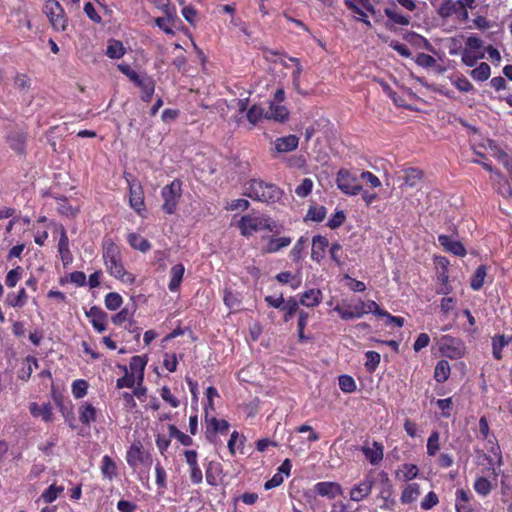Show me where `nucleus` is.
I'll return each instance as SVG.
<instances>
[{"label":"nucleus","mask_w":512,"mask_h":512,"mask_svg":"<svg viewBox=\"0 0 512 512\" xmlns=\"http://www.w3.org/2000/svg\"><path fill=\"white\" fill-rule=\"evenodd\" d=\"M314 491L321 497H327L328 499H334L339 495H342L343 489L337 482L323 481L318 482L314 485Z\"/></svg>","instance_id":"16"},{"label":"nucleus","mask_w":512,"mask_h":512,"mask_svg":"<svg viewBox=\"0 0 512 512\" xmlns=\"http://www.w3.org/2000/svg\"><path fill=\"white\" fill-rule=\"evenodd\" d=\"M384 13L387 16L388 20L393 24L401 26H407L410 24V17L396 11L395 9L385 8Z\"/></svg>","instance_id":"47"},{"label":"nucleus","mask_w":512,"mask_h":512,"mask_svg":"<svg viewBox=\"0 0 512 512\" xmlns=\"http://www.w3.org/2000/svg\"><path fill=\"white\" fill-rule=\"evenodd\" d=\"M339 387L345 393H351L356 390V382L349 375H341L339 377Z\"/></svg>","instance_id":"62"},{"label":"nucleus","mask_w":512,"mask_h":512,"mask_svg":"<svg viewBox=\"0 0 512 512\" xmlns=\"http://www.w3.org/2000/svg\"><path fill=\"white\" fill-rule=\"evenodd\" d=\"M78 412H79V420L81 421L82 424L90 425L92 422H95L96 409L92 404H90L88 402H83L80 405Z\"/></svg>","instance_id":"35"},{"label":"nucleus","mask_w":512,"mask_h":512,"mask_svg":"<svg viewBox=\"0 0 512 512\" xmlns=\"http://www.w3.org/2000/svg\"><path fill=\"white\" fill-rule=\"evenodd\" d=\"M500 493L502 496V502L508 503L512 500V478L502 473Z\"/></svg>","instance_id":"50"},{"label":"nucleus","mask_w":512,"mask_h":512,"mask_svg":"<svg viewBox=\"0 0 512 512\" xmlns=\"http://www.w3.org/2000/svg\"><path fill=\"white\" fill-rule=\"evenodd\" d=\"M292 242V238L290 237H279V238H270L266 244L265 251L267 253H276L283 248L288 247Z\"/></svg>","instance_id":"43"},{"label":"nucleus","mask_w":512,"mask_h":512,"mask_svg":"<svg viewBox=\"0 0 512 512\" xmlns=\"http://www.w3.org/2000/svg\"><path fill=\"white\" fill-rule=\"evenodd\" d=\"M363 309V301L361 299L355 301L343 300L333 307V310L336 311L343 320L359 319L363 317L365 315Z\"/></svg>","instance_id":"8"},{"label":"nucleus","mask_w":512,"mask_h":512,"mask_svg":"<svg viewBox=\"0 0 512 512\" xmlns=\"http://www.w3.org/2000/svg\"><path fill=\"white\" fill-rule=\"evenodd\" d=\"M136 85L141 89L142 101L149 102L152 99V96L155 91L154 80L150 76L143 74V77L138 81Z\"/></svg>","instance_id":"27"},{"label":"nucleus","mask_w":512,"mask_h":512,"mask_svg":"<svg viewBox=\"0 0 512 512\" xmlns=\"http://www.w3.org/2000/svg\"><path fill=\"white\" fill-rule=\"evenodd\" d=\"M329 245L328 239L324 236L317 235L312 239V250H311V258L316 262H320L324 256L325 251Z\"/></svg>","instance_id":"22"},{"label":"nucleus","mask_w":512,"mask_h":512,"mask_svg":"<svg viewBox=\"0 0 512 512\" xmlns=\"http://www.w3.org/2000/svg\"><path fill=\"white\" fill-rule=\"evenodd\" d=\"M374 484V477L371 474L365 475L363 480L351 488L349 493L350 500L354 502H361L367 499L372 492Z\"/></svg>","instance_id":"11"},{"label":"nucleus","mask_w":512,"mask_h":512,"mask_svg":"<svg viewBox=\"0 0 512 512\" xmlns=\"http://www.w3.org/2000/svg\"><path fill=\"white\" fill-rule=\"evenodd\" d=\"M240 234L249 237L256 232L268 230L272 233L279 234L281 225L274 221L271 217L261 213H250L241 217L237 223Z\"/></svg>","instance_id":"2"},{"label":"nucleus","mask_w":512,"mask_h":512,"mask_svg":"<svg viewBox=\"0 0 512 512\" xmlns=\"http://www.w3.org/2000/svg\"><path fill=\"white\" fill-rule=\"evenodd\" d=\"M473 488L478 495L486 497L493 489V483L488 478L479 476L475 479Z\"/></svg>","instance_id":"44"},{"label":"nucleus","mask_w":512,"mask_h":512,"mask_svg":"<svg viewBox=\"0 0 512 512\" xmlns=\"http://www.w3.org/2000/svg\"><path fill=\"white\" fill-rule=\"evenodd\" d=\"M512 342V335H496L492 338V353L497 360L502 359V350Z\"/></svg>","instance_id":"29"},{"label":"nucleus","mask_w":512,"mask_h":512,"mask_svg":"<svg viewBox=\"0 0 512 512\" xmlns=\"http://www.w3.org/2000/svg\"><path fill=\"white\" fill-rule=\"evenodd\" d=\"M150 460V455L145 453L140 441L134 442L126 452V461L129 467L136 469L140 464Z\"/></svg>","instance_id":"13"},{"label":"nucleus","mask_w":512,"mask_h":512,"mask_svg":"<svg viewBox=\"0 0 512 512\" xmlns=\"http://www.w3.org/2000/svg\"><path fill=\"white\" fill-rule=\"evenodd\" d=\"M64 492V486L51 484L46 488L40 495L39 501H43L46 504L53 503L58 497Z\"/></svg>","instance_id":"36"},{"label":"nucleus","mask_w":512,"mask_h":512,"mask_svg":"<svg viewBox=\"0 0 512 512\" xmlns=\"http://www.w3.org/2000/svg\"><path fill=\"white\" fill-rule=\"evenodd\" d=\"M205 422H206V434L207 438L210 439L212 435L217 432L219 433H226L229 429V423L224 419H217L215 417H209L208 415H205Z\"/></svg>","instance_id":"21"},{"label":"nucleus","mask_w":512,"mask_h":512,"mask_svg":"<svg viewBox=\"0 0 512 512\" xmlns=\"http://www.w3.org/2000/svg\"><path fill=\"white\" fill-rule=\"evenodd\" d=\"M28 300V295L24 288H21L17 293H8L6 296V304L14 308H22Z\"/></svg>","instance_id":"38"},{"label":"nucleus","mask_w":512,"mask_h":512,"mask_svg":"<svg viewBox=\"0 0 512 512\" xmlns=\"http://www.w3.org/2000/svg\"><path fill=\"white\" fill-rule=\"evenodd\" d=\"M283 193V190L275 184L260 179H252L244 185V194L246 196L266 204L278 202L282 198Z\"/></svg>","instance_id":"3"},{"label":"nucleus","mask_w":512,"mask_h":512,"mask_svg":"<svg viewBox=\"0 0 512 512\" xmlns=\"http://www.w3.org/2000/svg\"><path fill=\"white\" fill-rule=\"evenodd\" d=\"M288 115L289 111L284 105L275 102H270L269 108L265 112L264 117L269 120L284 122L285 120H287Z\"/></svg>","instance_id":"23"},{"label":"nucleus","mask_w":512,"mask_h":512,"mask_svg":"<svg viewBox=\"0 0 512 512\" xmlns=\"http://www.w3.org/2000/svg\"><path fill=\"white\" fill-rule=\"evenodd\" d=\"M485 57L484 43L476 35L469 36L461 52V60L467 67H474L476 63Z\"/></svg>","instance_id":"4"},{"label":"nucleus","mask_w":512,"mask_h":512,"mask_svg":"<svg viewBox=\"0 0 512 512\" xmlns=\"http://www.w3.org/2000/svg\"><path fill=\"white\" fill-rule=\"evenodd\" d=\"M129 184V205L140 216L146 211L144 191L141 183L135 179L128 180Z\"/></svg>","instance_id":"10"},{"label":"nucleus","mask_w":512,"mask_h":512,"mask_svg":"<svg viewBox=\"0 0 512 512\" xmlns=\"http://www.w3.org/2000/svg\"><path fill=\"white\" fill-rule=\"evenodd\" d=\"M88 382L83 379L75 380L72 383V394L76 399H81L87 394Z\"/></svg>","instance_id":"55"},{"label":"nucleus","mask_w":512,"mask_h":512,"mask_svg":"<svg viewBox=\"0 0 512 512\" xmlns=\"http://www.w3.org/2000/svg\"><path fill=\"white\" fill-rule=\"evenodd\" d=\"M440 434L438 431H432L427 440V454L429 456H435L440 449L439 445Z\"/></svg>","instance_id":"56"},{"label":"nucleus","mask_w":512,"mask_h":512,"mask_svg":"<svg viewBox=\"0 0 512 512\" xmlns=\"http://www.w3.org/2000/svg\"><path fill=\"white\" fill-rule=\"evenodd\" d=\"M126 52L123 43L116 39H110L107 43L106 55L110 59H120Z\"/></svg>","instance_id":"42"},{"label":"nucleus","mask_w":512,"mask_h":512,"mask_svg":"<svg viewBox=\"0 0 512 512\" xmlns=\"http://www.w3.org/2000/svg\"><path fill=\"white\" fill-rule=\"evenodd\" d=\"M7 141L11 149L17 153H23L25 150L26 135L20 131H12L7 136Z\"/></svg>","instance_id":"31"},{"label":"nucleus","mask_w":512,"mask_h":512,"mask_svg":"<svg viewBox=\"0 0 512 512\" xmlns=\"http://www.w3.org/2000/svg\"><path fill=\"white\" fill-rule=\"evenodd\" d=\"M313 186V181L310 178H304L294 192L298 197L305 198L312 192Z\"/></svg>","instance_id":"58"},{"label":"nucleus","mask_w":512,"mask_h":512,"mask_svg":"<svg viewBox=\"0 0 512 512\" xmlns=\"http://www.w3.org/2000/svg\"><path fill=\"white\" fill-rule=\"evenodd\" d=\"M322 301V292L320 289H309L306 290L300 296V303L306 307H316Z\"/></svg>","instance_id":"30"},{"label":"nucleus","mask_w":512,"mask_h":512,"mask_svg":"<svg viewBox=\"0 0 512 512\" xmlns=\"http://www.w3.org/2000/svg\"><path fill=\"white\" fill-rule=\"evenodd\" d=\"M185 273V267L183 264H175L170 269V281L168 284V288L171 292H176L179 290L181 282L183 280Z\"/></svg>","instance_id":"26"},{"label":"nucleus","mask_w":512,"mask_h":512,"mask_svg":"<svg viewBox=\"0 0 512 512\" xmlns=\"http://www.w3.org/2000/svg\"><path fill=\"white\" fill-rule=\"evenodd\" d=\"M438 241L446 251L460 257H464L466 255L465 247L458 240L447 235H439Z\"/></svg>","instance_id":"20"},{"label":"nucleus","mask_w":512,"mask_h":512,"mask_svg":"<svg viewBox=\"0 0 512 512\" xmlns=\"http://www.w3.org/2000/svg\"><path fill=\"white\" fill-rule=\"evenodd\" d=\"M30 413L34 417H40L45 422H51L53 420L52 407L49 403L38 405L37 403L30 404Z\"/></svg>","instance_id":"32"},{"label":"nucleus","mask_w":512,"mask_h":512,"mask_svg":"<svg viewBox=\"0 0 512 512\" xmlns=\"http://www.w3.org/2000/svg\"><path fill=\"white\" fill-rule=\"evenodd\" d=\"M155 476L156 485L163 492L167 488V474L159 462L155 465Z\"/></svg>","instance_id":"59"},{"label":"nucleus","mask_w":512,"mask_h":512,"mask_svg":"<svg viewBox=\"0 0 512 512\" xmlns=\"http://www.w3.org/2000/svg\"><path fill=\"white\" fill-rule=\"evenodd\" d=\"M127 242L132 248L141 252H147L151 248L149 241L135 232H131L127 235Z\"/></svg>","instance_id":"37"},{"label":"nucleus","mask_w":512,"mask_h":512,"mask_svg":"<svg viewBox=\"0 0 512 512\" xmlns=\"http://www.w3.org/2000/svg\"><path fill=\"white\" fill-rule=\"evenodd\" d=\"M138 383V376L135 373H126L117 380V388H133Z\"/></svg>","instance_id":"61"},{"label":"nucleus","mask_w":512,"mask_h":512,"mask_svg":"<svg viewBox=\"0 0 512 512\" xmlns=\"http://www.w3.org/2000/svg\"><path fill=\"white\" fill-rule=\"evenodd\" d=\"M43 12L48 18L53 30L63 32L68 26V19L64 9L56 0H46Z\"/></svg>","instance_id":"6"},{"label":"nucleus","mask_w":512,"mask_h":512,"mask_svg":"<svg viewBox=\"0 0 512 512\" xmlns=\"http://www.w3.org/2000/svg\"><path fill=\"white\" fill-rule=\"evenodd\" d=\"M455 508L456 512H475L470 505L472 494L464 489L456 490Z\"/></svg>","instance_id":"24"},{"label":"nucleus","mask_w":512,"mask_h":512,"mask_svg":"<svg viewBox=\"0 0 512 512\" xmlns=\"http://www.w3.org/2000/svg\"><path fill=\"white\" fill-rule=\"evenodd\" d=\"M439 351L450 359H459L464 355L465 345L459 338L444 335L437 342Z\"/></svg>","instance_id":"7"},{"label":"nucleus","mask_w":512,"mask_h":512,"mask_svg":"<svg viewBox=\"0 0 512 512\" xmlns=\"http://www.w3.org/2000/svg\"><path fill=\"white\" fill-rule=\"evenodd\" d=\"M487 276V267L485 265H480L474 272L471 278V288L475 291L480 290L483 285L485 278Z\"/></svg>","instance_id":"49"},{"label":"nucleus","mask_w":512,"mask_h":512,"mask_svg":"<svg viewBox=\"0 0 512 512\" xmlns=\"http://www.w3.org/2000/svg\"><path fill=\"white\" fill-rule=\"evenodd\" d=\"M420 494L421 491L419 484L410 483L404 487L400 497V501L402 504H411L418 499Z\"/></svg>","instance_id":"34"},{"label":"nucleus","mask_w":512,"mask_h":512,"mask_svg":"<svg viewBox=\"0 0 512 512\" xmlns=\"http://www.w3.org/2000/svg\"><path fill=\"white\" fill-rule=\"evenodd\" d=\"M491 443V447L488 448L491 455L485 454V459L488 461V470L491 472V475L496 479L500 475V467L503 464L502 453L500 447L497 443Z\"/></svg>","instance_id":"15"},{"label":"nucleus","mask_w":512,"mask_h":512,"mask_svg":"<svg viewBox=\"0 0 512 512\" xmlns=\"http://www.w3.org/2000/svg\"><path fill=\"white\" fill-rule=\"evenodd\" d=\"M450 376V365L446 360H440L434 370V379L438 383L445 382Z\"/></svg>","instance_id":"51"},{"label":"nucleus","mask_w":512,"mask_h":512,"mask_svg":"<svg viewBox=\"0 0 512 512\" xmlns=\"http://www.w3.org/2000/svg\"><path fill=\"white\" fill-rule=\"evenodd\" d=\"M56 232L59 233L58 252L64 265L72 262V254L69 248V239L65 228L62 225L56 226Z\"/></svg>","instance_id":"17"},{"label":"nucleus","mask_w":512,"mask_h":512,"mask_svg":"<svg viewBox=\"0 0 512 512\" xmlns=\"http://www.w3.org/2000/svg\"><path fill=\"white\" fill-rule=\"evenodd\" d=\"M336 185L344 194L350 196L358 195L362 191V186L357 182L356 176L346 169L338 171Z\"/></svg>","instance_id":"9"},{"label":"nucleus","mask_w":512,"mask_h":512,"mask_svg":"<svg viewBox=\"0 0 512 512\" xmlns=\"http://www.w3.org/2000/svg\"><path fill=\"white\" fill-rule=\"evenodd\" d=\"M491 181L497 192L503 197L512 196V188L510 183L504 178L500 172L491 175Z\"/></svg>","instance_id":"28"},{"label":"nucleus","mask_w":512,"mask_h":512,"mask_svg":"<svg viewBox=\"0 0 512 512\" xmlns=\"http://www.w3.org/2000/svg\"><path fill=\"white\" fill-rule=\"evenodd\" d=\"M298 141L295 135L279 137L274 141V148L279 153L291 152L298 147Z\"/></svg>","instance_id":"25"},{"label":"nucleus","mask_w":512,"mask_h":512,"mask_svg":"<svg viewBox=\"0 0 512 512\" xmlns=\"http://www.w3.org/2000/svg\"><path fill=\"white\" fill-rule=\"evenodd\" d=\"M101 472H102L103 477L108 480H112L116 476V473H117L116 464L113 461V459L108 455H105L102 458Z\"/></svg>","instance_id":"45"},{"label":"nucleus","mask_w":512,"mask_h":512,"mask_svg":"<svg viewBox=\"0 0 512 512\" xmlns=\"http://www.w3.org/2000/svg\"><path fill=\"white\" fill-rule=\"evenodd\" d=\"M224 304L231 310L237 311L241 305V295L239 293L225 290L223 297Z\"/></svg>","instance_id":"52"},{"label":"nucleus","mask_w":512,"mask_h":512,"mask_svg":"<svg viewBox=\"0 0 512 512\" xmlns=\"http://www.w3.org/2000/svg\"><path fill=\"white\" fill-rule=\"evenodd\" d=\"M419 469L416 465L405 463L396 471V478L401 481H409L417 477Z\"/></svg>","instance_id":"41"},{"label":"nucleus","mask_w":512,"mask_h":512,"mask_svg":"<svg viewBox=\"0 0 512 512\" xmlns=\"http://www.w3.org/2000/svg\"><path fill=\"white\" fill-rule=\"evenodd\" d=\"M21 276H22V268L20 266H18L16 268L10 270L7 273L6 278H5V284L8 287L13 288L19 282V280L21 279Z\"/></svg>","instance_id":"63"},{"label":"nucleus","mask_w":512,"mask_h":512,"mask_svg":"<svg viewBox=\"0 0 512 512\" xmlns=\"http://www.w3.org/2000/svg\"><path fill=\"white\" fill-rule=\"evenodd\" d=\"M423 173L418 168H407L403 170V185L406 187H416L422 180Z\"/></svg>","instance_id":"33"},{"label":"nucleus","mask_w":512,"mask_h":512,"mask_svg":"<svg viewBox=\"0 0 512 512\" xmlns=\"http://www.w3.org/2000/svg\"><path fill=\"white\" fill-rule=\"evenodd\" d=\"M361 451L364 454L366 460L371 465H378L382 462L384 457V446L382 443L373 441L372 443H365L361 447Z\"/></svg>","instance_id":"14"},{"label":"nucleus","mask_w":512,"mask_h":512,"mask_svg":"<svg viewBox=\"0 0 512 512\" xmlns=\"http://www.w3.org/2000/svg\"><path fill=\"white\" fill-rule=\"evenodd\" d=\"M438 13L442 18H449L453 15H457L463 19L468 18V12L461 11L460 4L457 0H444L438 9Z\"/></svg>","instance_id":"18"},{"label":"nucleus","mask_w":512,"mask_h":512,"mask_svg":"<svg viewBox=\"0 0 512 512\" xmlns=\"http://www.w3.org/2000/svg\"><path fill=\"white\" fill-rule=\"evenodd\" d=\"M490 75H491V68L485 62L480 63V65L475 67L470 72V76L473 78V80L478 81V82H484V81L488 80Z\"/></svg>","instance_id":"48"},{"label":"nucleus","mask_w":512,"mask_h":512,"mask_svg":"<svg viewBox=\"0 0 512 512\" xmlns=\"http://www.w3.org/2000/svg\"><path fill=\"white\" fill-rule=\"evenodd\" d=\"M245 438L240 436L237 431H233L228 441V449L232 455L235 454L237 449H242L244 446Z\"/></svg>","instance_id":"57"},{"label":"nucleus","mask_w":512,"mask_h":512,"mask_svg":"<svg viewBox=\"0 0 512 512\" xmlns=\"http://www.w3.org/2000/svg\"><path fill=\"white\" fill-rule=\"evenodd\" d=\"M86 316L90 319L93 328L97 332L101 333L106 330L107 315L101 308L97 306L91 307L88 311H86Z\"/></svg>","instance_id":"19"},{"label":"nucleus","mask_w":512,"mask_h":512,"mask_svg":"<svg viewBox=\"0 0 512 512\" xmlns=\"http://www.w3.org/2000/svg\"><path fill=\"white\" fill-rule=\"evenodd\" d=\"M453 86L460 92L468 93L473 91L472 83L462 74H455L449 77Z\"/></svg>","instance_id":"46"},{"label":"nucleus","mask_w":512,"mask_h":512,"mask_svg":"<svg viewBox=\"0 0 512 512\" xmlns=\"http://www.w3.org/2000/svg\"><path fill=\"white\" fill-rule=\"evenodd\" d=\"M344 3L348 9L357 15L356 20L363 22L367 27H371V22L365 13V10L371 13L375 12L370 0H345Z\"/></svg>","instance_id":"12"},{"label":"nucleus","mask_w":512,"mask_h":512,"mask_svg":"<svg viewBox=\"0 0 512 512\" xmlns=\"http://www.w3.org/2000/svg\"><path fill=\"white\" fill-rule=\"evenodd\" d=\"M176 17H170L165 15V17H157L155 19V24L159 27L163 32L168 35H174V30L172 28L173 21Z\"/></svg>","instance_id":"54"},{"label":"nucleus","mask_w":512,"mask_h":512,"mask_svg":"<svg viewBox=\"0 0 512 512\" xmlns=\"http://www.w3.org/2000/svg\"><path fill=\"white\" fill-rule=\"evenodd\" d=\"M107 273L124 284L133 285L135 275L128 272L124 266L120 247L112 241H106L102 253Z\"/></svg>","instance_id":"1"},{"label":"nucleus","mask_w":512,"mask_h":512,"mask_svg":"<svg viewBox=\"0 0 512 512\" xmlns=\"http://www.w3.org/2000/svg\"><path fill=\"white\" fill-rule=\"evenodd\" d=\"M365 367L368 371L373 372L378 367L380 363V354L376 351H367L365 353Z\"/></svg>","instance_id":"60"},{"label":"nucleus","mask_w":512,"mask_h":512,"mask_svg":"<svg viewBox=\"0 0 512 512\" xmlns=\"http://www.w3.org/2000/svg\"><path fill=\"white\" fill-rule=\"evenodd\" d=\"M38 368V360L34 356H27L23 361V366L19 370L18 377L23 380L27 381L31 377V374L33 373L34 369Z\"/></svg>","instance_id":"39"},{"label":"nucleus","mask_w":512,"mask_h":512,"mask_svg":"<svg viewBox=\"0 0 512 512\" xmlns=\"http://www.w3.org/2000/svg\"><path fill=\"white\" fill-rule=\"evenodd\" d=\"M418 66L423 68H433L437 66V61L429 54L419 53L415 59Z\"/></svg>","instance_id":"64"},{"label":"nucleus","mask_w":512,"mask_h":512,"mask_svg":"<svg viewBox=\"0 0 512 512\" xmlns=\"http://www.w3.org/2000/svg\"><path fill=\"white\" fill-rule=\"evenodd\" d=\"M181 196L182 182L179 179H174L161 190V197L163 199L162 210L168 215L174 214Z\"/></svg>","instance_id":"5"},{"label":"nucleus","mask_w":512,"mask_h":512,"mask_svg":"<svg viewBox=\"0 0 512 512\" xmlns=\"http://www.w3.org/2000/svg\"><path fill=\"white\" fill-rule=\"evenodd\" d=\"M104 303L108 310L115 311L122 305L123 299L119 293L110 292L105 296Z\"/></svg>","instance_id":"53"},{"label":"nucleus","mask_w":512,"mask_h":512,"mask_svg":"<svg viewBox=\"0 0 512 512\" xmlns=\"http://www.w3.org/2000/svg\"><path fill=\"white\" fill-rule=\"evenodd\" d=\"M147 364V360L142 356H133L130 360L129 367L130 373H135L138 376V383L143 382L144 369Z\"/></svg>","instance_id":"40"}]
</instances>
